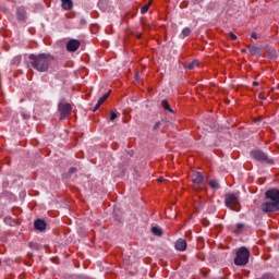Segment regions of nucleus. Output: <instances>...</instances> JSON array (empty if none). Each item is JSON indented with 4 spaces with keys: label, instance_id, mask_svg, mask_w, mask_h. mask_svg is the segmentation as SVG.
<instances>
[{
    "label": "nucleus",
    "instance_id": "nucleus-1",
    "mask_svg": "<svg viewBox=\"0 0 279 279\" xmlns=\"http://www.w3.org/2000/svg\"><path fill=\"white\" fill-rule=\"evenodd\" d=\"M29 66L38 71V73H47L51 63L53 62V57L49 53H31L28 56Z\"/></svg>",
    "mask_w": 279,
    "mask_h": 279
},
{
    "label": "nucleus",
    "instance_id": "nucleus-2",
    "mask_svg": "<svg viewBox=\"0 0 279 279\" xmlns=\"http://www.w3.org/2000/svg\"><path fill=\"white\" fill-rule=\"evenodd\" d=\"M250 263V250L242 246L235 253L234 265L238 267H245Z\"/></svg>",
    "mask_w": 279,
    "mask_h": 279
},
{
    "label": "nucleus",
    "instance_id": "nucleus-3",
    "mask_svg": "<svg viewBox=\"0 0 279 279\" xmlns=\"http://www.w3.org/2000/svg\"><path fill=\"white\" fill-rule=\"evenodd\" d=\"M251 158L257 160V162H266V165H274L272 159H269L267 154L260 149H254L251 151Z\"/></svg>",
    "mask_w": 279,
    "mask_h": 279
},
{
    "label": "nucleus",
    "instance_id": "nucleus-4",
    "mask_svg": "<svg viewBox=\"0 0 279 279\" xmlns=\"http://www.w3.org/2000/svg\"><path fill=\"white\" fill-rule=\"evenodd\" d=\"M266 199H270V202L275 205H279V190L278 189H271L266 191L265 193Z\"/></svg>",
    "mask_w": 279,
    "mask_h": 279
},
{
    "label": "nucleus",
    "instance_id": "nucleus-5",
    "mask_svg": "<svg viewBox=\"0 0 279 279\" xmlns=\"http://www.w3.org/2000/svg\"><path fill=\"white\" fill-rule=\"evenodd\" d=\"M59 112L61 114V119H66L71 112H73V106L71 104H59Z\"/></svg>",
    "mask_w": 279,
    "mask_h": 279
},
{
    "label": "nucleus",
    "instance_id": "nucleus-6",
    "mask_svg": "<svg viewBox=\"0 0 279 279\" xmlns=\"http://www.w3.org/2000/svg\"><path fill=\"white\" fill-rule=\"evenodd\" d=\"M82 43L78 39H70L65 45V49L70 53H75V51H77V49H80Z\"/></svg>",
    "mask_w": 279,
    "mask_h": 279
},
{
    "label": "nucleus",
    "instance_id": "nucleus-7",
    "mask_svg": "<svg viewBox=\"0 0 279 279\" xmlns=\"http://www.w3.org/2000/svg\"><path fill=\"white\" fill-rule=\"evenodd\" d=\"M225 204L227 208H232L239 204V196L236 194H227L225 198Z\"/></svg>",
    "mask_w": 279,
    "mask_h": 279
},
{
    "label": "nucleus",
    "instance_id": "nucleus-8",
    "mask_svg": "<svg viewBox=\"0 0 279 279\" xmlns=\"http://www.w3.org/2000/svg\"><path fill=\"white\" fill-rule=\"evenodd\" d=\"M15 15H16V20L20 22L27 21V10H25V7L17 8Z\"/></svg>",
    "mask_w": 279,
    "mask_h": 279
},
{
    "label": "nucleus",
    "instance_id": "nucleus-9",
    "mask_svg": "<svg viewBox=\"0 0 279 279\" xmlns=\"http://www.w3.org/2000/svg\"><path fill=\"white\" fill-rule=\"evenodd\" d=\"M278 205L271 202H265L262 204V210L263 213H274L276 210Z\"/></svg>",
    "mask_w": 279,
    "mask_h": 279
},
{
    "label": "nucleus",
    "instance_id": "nucleus-10",
    "mask_svg": "<svg viewBox=\"0 0 279 279\" xmlns=\"http://www.w3.org/2000/svg\"><path fill=\"white\" fill-rule=\"evenodd\" d=\"M34 228L39 232H45L47 230V222L43 219H37L34 221Z\"/></svg>",
    "mask_w": 279,
    "mask_h": 279
},
{
    "label": "nucleus",
    "instance_id": "nucleus-11",
    "mask_svg": "<svg viewBox=\"0 0 279 279\" xmlns=\"http://www.w3.org/2000/svg\"><path fill=\"white\" fill-rule=\"evenodd\" d=\"M192 182L196 184V186H199L204 182V174H202V172H194L192 174Z\"/></svg>",
    "mask_w": 279,
    "mask_h": 279
},
{
    "label": "nucleus",
    "instance_id": "nucleus-12",
    "mask_svg": "<svg viewBox=\"0 0 279 279\" xmlns=\"http://www.w3.org/2000/svg\"><path fill=\"white\" fill-rule=\"evenodd\" d=\"M175 250H178V252H184L186 250V240L184 239L177 240Z\"/></svg>",
    "mask_w": 279,
    "mask_h": 279
},
{
    "label": "nucleus",
    "instance_id": "nucleus-13",
    "mask_svg": "<svg viewBox=\"0 0 279 279\" xmlns=\"http://www.w3.org/2000/svg\"><path fill=\"white\" fill-rule=\"evenodd\" d=\"M61 7L63 8V10H72L73 0H61Z\"/></svg>",
    "mask_w": 279,
    "mask_h": 279
},
{
    "label": "nucleus",
    "instance_id": "nucleus-14",
    "mask_svg": "<svg viewBox=\"0 0 279 279\" xmlns=\"http://www.w3.org/2000/svg\"><path fill=\"white\" fill-rule=\"evenodd\" d=\"M248 50L252 56H260V48L256 46H248Z\"/></svg>",
    "mask_w": 279,
    "mask_h": 279
},
{
    "label": "nucleus",
    "instance_id": "nucleus-15",
    "mask_svg": "<svg viewBox=\"0 0 279 279\" xmlns=\"http://www.w3.org/2000/svg\"><path fill=\"white\" fill-rule=\"evenodd\" d=\"M23 58L21 56H16L11 60V64L13 66H19V64H21Z\"/></svg>",
    "mask_w": 279,
    "mask_h": 279
},
{
    "label": "nucleus",
    "instance_id": "nucleus-16",
    "mask_svg": "<svg viewBox=\"0 0 279 279\" xmlns=\"http://www.w3.org/2000/svg\"><path fill=\"white\" fill-rule=\"evenodd\" d=\"M110 93H112L111 90H109L107 94H105L101 98H99V100L97 101L98 106H104V102L106 101V99H108L110 97Z\"/></svg>",
    "mask_w": 279,
    "mask_h": 279
},
{
    "label": "nucleus",
    "instance_id": "nucleus-17",
    "mask_svg": "<svg viewBox=\"0 0 279 279\" xmlns=\"http://www.w3.org/2000/svg\"><path fill=\"white\" fill-rule=\"evenodd\" d=\"M161 106L163 110H167L168 112H173V109L171 108V106L169 105L168 100H162L161 101Z\"/></svg>",
    "mask_w": 279,
    "mask_h": 279
},
{
    "label": "nucleus",
    "instance_id": "nucleus-18",
    "mask_svg": "<svg viewBox=\"0 0 279 279\" xmlns=\"http://www.w3.org/2000/svg\"><path fill=\"white\" fill-rule=\"evenodd\" d=\"M245 228V225L243 223H238L235 226V229H233V233L234 234H241V232H243V229Z\"/></svg>",
    "mask_w": 279,
    "mask_h": 279
},
{
    "label": "nucleus",
    "instance_id": "nucleus-19",
    "mask_svg": "<svg viewBox=\"0 0 279 279\" xmlns=\"http://www.w3.org/2000/svg\"><path fill=\"white\" fill-rule=\"evenodd\" d=\"M196 66H199V61L198 60H194L192 62H190L186 68L190 70V71H193V69H196Z\"/></svg>",
    "mask_w": 279,
    "mask_h": 279
},
{
    "label": "nucleus",
    "instance_id": "nucleus-20",
    "mask_svg": "<svg viewBox=\"0 0 279 279\" xmlns=\"http://www.w3.org/2000/svg\"><path fill=\"white\" fill-rule=\"evenodd\" d=\"M210 189H214V191L219 190V181L218 180H210L209 181Z\"/></svg>",
    "mask_w": 279,
    "mask_h": 279
},
{
    "label": "nucleus",
    "instance_id": "nucleus-21",
    "mask_svg": "<svg viewBox=\"0 0 279 279\" xmlns=\"http://www.w3.org/2000/svg\"><path fill=\"white\" fill-rule=\"evenodd\" d=\"M151 232L155 236H161L162 235V229L158 228V227H153L151 228Z\"/></svg>",
    "mask_w": 279,
    "mask_h": 279
},
{
    "label": "nucleus",
    "instance_id": "nucleus-22",
    "mask_svg": "<svg viewBox=\"0 0 279 279\" xmlns=\"http://www.w3.org/2000/svg\"><path fill=\"white\" fill-rule=\"evenodd\" d=\"M189 36H191V28L189 27L183 28L181 33V38H186Z\"/></svg>",
    "mask_w": 279,
    "mask_h": 279
},
{
    "label": "nucleus",
    "instance_id": "nucleus-23",
    "mask_svg": "<svg viewBox=\"0 0 279 279\" xmlns=\"http://www.w3.org/2000/svg\"><path fill=\"white\" fill-rule=\"evenodd\" d=\"M149 5H150V3L145 4L144 7H142L141 14H147V12H149Z\"/></svg>",
    "mask_w": 279,
    "mask_h": 279
},
{
    "label": "nucleus",
    "instance_id": "nucleus-24",
    "mask_svg": "<svg viewBox=\"0 0 279 279\" xmlns=\"http://www.w3.org/2000/svg\"><path fill=\"white\" fill-rule=\"evenodd\" d=\"M262 279H274V275H271L270 272H267L263 276Z\"/></svg>",
    "mask_w": 279,
    "mask_h": 279
},
{
    "label": "nucleus",
    "instance_id": "nucleus-25",
    "mask_svg": "<svg viewBox=\"0 0 279 279\" xmlns=\"http://www.w3.org/2000/svg\"><path fill=\"white\" fill-rule=\"evenodd\" d=\"M117 113L114 111L110 112V121H114L117 119Z\"/></svg>",
    "mask_w": 279,
    "mask_h": 279
},
{
    "label": "nucleus",
    "instance_id": "nucleus-26",
    "mask_svg": "<svg viewBox=\"0 0 279 279\" xmlns=\"http://www.w3.org/2000/svg\"><path fill=\"white\" fill-rule=\"evenodd\" d=\"M160 129V121L156 122L155 125L153 126V130H159Z\"/></svg>",
    "mask_w": 279,
    "mask_h": 279
},
{
    "label": "nucleus",
    "instance_id": "nucleus-27",
    "mask_svg": "<svg viewBox=\"0 0 279 279\" xmlns=\"http://www.w3.org/2000/svg\"><path fill=\"white\" fill-rule=\"evenodd\" d=\"M77 168H70L69 173L70 175H73V173H76Z\"/></svg>",
    "mask_w": 279,
    "mask_h": 279
},
{
    "label": "nucleus",
    "instance_id": "nucleus-28",
    "mask_svg": "<svg viewBox=\"0 0 279 279\" xmlns=\"http://www.w3.org/2000/svg\"><path fill=\"white\" fill-rule=\"evenodd\" d=\"M229 36L231 38V40H236V35L234 33H229Z\"/></svg>",
    "mask_w": 279,
    "mask_h": 279
},
{
    "label": "nucleus",
    "instance_id": "nucleus-29",
    "mask_svg": "<svg viewBox=\"0 0 279 279\" xmlns=\"http://www.w3.org/2000/svg\"><path fill=\"white\" fill-rule=\"evenodd\" d=\"M101 108V105H98V102L96 104V106L93 109V112H97V110Z\"/></svg>",
    "mask_w": 279,
    "mask_h": 279
},
{
    "label": "nucleus",
    "instance_id": "nucleus-30",
    "mask_svg": "<svg viewBox=\"0 0 279 279\" xmlns=\"http://www.w3.org/2000/svg\"><path fill=\"white\" fill-rule=\"evenodd\" d=\"M251 36L254 38V40H258V35H256V33H252Z\"/></svg>",
    "mask_w": 279,
    "mask_h": 279
},
{
    "label": "nucleus",
    "instance_id": "nucleus-31",
    "mask_svg": "<svg viewBox=\"0 0 279 279\" xmlns=\"http://www.w3.org/2000/svg\"><path fill=\"white\" fill-rule=\"evenodd\" d=\"M253 86H259V83L258 82H253Z\"/></svg>",
    "mask_w": 279,
    "mask_h": 279
},
{
    "label": "nucleus",
    "instance_id": "nucleus-32",
    "mask_svg": "<svg viewBox=\"0 0 279 279\" xmlns=\"http://www.w3.org/2000/svg\"><path fill=\"white\" fill-rule=\"evenodd\" d=\"M165 181V178H162V177H160L159 179H158V182H163Z\"/></svg>",
    "mask_w": 279,
    "mask_h": 279
},
{
    "label": "nucleus",
    "instance_id": "nucleus-33",
    "mask_svg": "<svg viewBox=\"0 0 279 279\" xmlns=\"http://www.w3.org/2000/svg\"><path fill=\"white\" fill-rule=\"evenodd\" d=\"M137 38L138 39L143 38V34H137Z\"/></svg>",
    "mask_w": 279,
    "mask_h": 279
},
{
    "label": "nucleus",
    "instance_id": "nucleus-34",
    "mask_svg": "<svg viewBox=\"0 0 279 279\" xmlns=\"http://www.w3.org/2000/svg\"><path fill=\"white\" fill-rule=\"evenodd\" d=\"M138 77H140V76H138V73H136V74H135V80H138Z\"/></svg>",
    "mask_w": 279,
    "mask_h": 279
},
{
    "label": "nucleus",
    "instance_id": "nucleus-35",
    "mask_svg": "<svg viewBox=\"0 0 279 279\" xmlns=\"http://www.w3.org/2000/svg\"><path fill=\"white\" fill-rule=\"evenodd\" d=\"M242 53H246V50H242Z\"/></svg>",
    "mask_w": 279,
    "mask_h": 279
},
{
    "label": "nucleus",
    "instance_id": "nucleus-36",
    "mask_svg": "<svg viewBox=\"0 0 279 279\" xmlns=\"http://www.w3.org/2000/svg\"><path fill=\"white\" fill-rule=\"evenodd\" d=\"M0 265H1V259H0Z\"/></svg>",
    "mask_w": 279,
    "mask_h": 279
}]
</instances>
